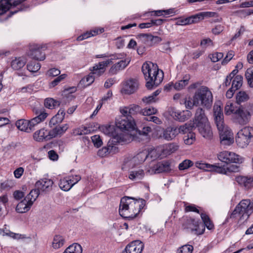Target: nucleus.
<instances>
[{"label": "nucleus", "mask_w": 253, "mask_h": 253, "mask_svg": "<svg viewBox=\"0 0 253 253\" xmlns=\"http://www.w3.org/2000/svg\"><path fill=\"white\" fill-rule=\"evenodd\" d=\"M92 71L83 80V82H86L87 85L91 84L94 81V77H93Z\"/></svg>", "instance_id": "nucleus-61"}, {"label": "nucleus", "mask_w": 253, "mask_h": 253, "mask_svg": "<svg viewBox=\"0 0 253 253\" xmlns=\"http://www.w3.org/2000/svg\"><path fill=\"white\" fill-rule=\"evenodd\" d=\"M40 194V191L36 188L32 190L25 197L33 205L34 202L36 200L37 198Z\"/></svg>", "instance_id": "nucleus-40"}, {"label": "nucleus", "mask_w": 253, "mask_h": 253, "mask_svg": "<svg viewBox=\"0 0 253 253\" xmlns=\"http://www.w3.org/2000/svg\"><path fill=\"white\" fill-rule=\"evenodd\" d=\"M91 138L95 147L99 148L102 145V141L99 135H94Z\"/></svg>", "instance_id": "nucleus-53"}, {"label": "nucleus", "mask_w": 253, "mask_h": 253, "mask_svg": "<svg viewBox=\"0 0 253 253\" xmlns=\"http://www.w3.org/2000/svg\"><path fill=\"white\" fill-rule=\"evenodd\" d=\"M236 181L246 189L253 187V176H239L236 178Z\"/></svg>", "instance_id": "nucleus-22"}, {"label": "nucleus", "mask_w": 253, "mask_h": 253, "mask_svg": "<svg viewBox=\"0 0 253 253\" xmlns=\"http://www.w3.org/2000/svg\"><path fill=\"white\" fill-rule=\"evenodd\" d=\"M145 175L144 170L142 169H134L130 171L128 177L133 181H138L142 179Z\"/></svg>", "instance_id": "nucleus-31"}, {"label": "nucleus", "mask_w": 253, "mask_h": 253, "mask_svg": "<svg viewBox=\"0 0 253 253\" xmlns=\"http://www.w3.org/2000/svg\"><path fill=\"white\" fill-rule=\"evenodd\" d=\"M138 86V82L136 80L130 79L126 82L123 91L126 94H132L137 89Z\"/></svg>", "instance_id": "nucleus-23"}, {"label": "nucleus", "mask_w": 253, "mask_h": 253, "mask_svg": "<svg viewBox=\"0 0 253 253\" xmlns=\"http://www.w3.org/2000/svg\"><path fill=\"white\" fill-rule=\"evenodd\" d=\"M43 47L38 44L31 45L28 55L36 60H43L45 58V53L42 52Z\"/></svg>", "instance_id": "nucleus-13"}, {"label": "nucleus", "mask_w": 253, "mask_h": 253, "mask_svg": "<svg viewBox=\"0 0 253 253\" xmlns=\"http://www.w3.org/2000/svg\"><path fill=\"white\" fill-rule=\"evenodd\" d=\"M213 118L217 127H220L224 123V116L220 105L215 104L213 108Z\"/></svg>", "instance_id": "nucleus-18"}, {"label": "nucleus", "mask_w": 253, "mask_h": 253, "mask_svg": "<svg viewBox=\"0 0 253 253\" xmlns=\"http://www.w3.org/2000/svg\"><path fill=\"white\" fill-rule=\"evenodd\" d=\"M67 178L70 184H72V187L78 181H79L81 179V176L78 175H76L75 176H69Z\"/></svg>", "instance_id": "nucleus-56"}, {"label": "nucleus", "mask_w": 253, "mask_h": 253, "mask_svg": "<svg viewBox=\"0 0 253 253\" xmlns=\"http://www.w3.org/2000/svg\"><path fill=\"white\" fill-rule=\"evenodd\" d=\"M127 113H128L130 115H135L138 114L141 115L142 109L139 106L132 104L128 107H126L125 110H123V113L126 114Z\"/></svg>", "instance_id": "nucleus-32"}, {"label": "nucleus", "mask_w": 253, "mask_h": 253, "mask_svg": "<svg viewBox=\"0 0 253 253\" xmlns=\"http://www.w3.org/2000/svg\"><path fill=\"white\" fill-rule=\"evenodd\" d=\"M194 125L192 123H186L179 127L169 126L163 130L161 137L168 141L173 139L179 133L183 134L192 130Z\"/></svg>", "instance_id": "nucleus-7"}, {"label": "nucleus", "mask_w": 253, "mask_h": 253, "mask_svg": "<svg viewBox=\"0 0 253 253\" xmlns=\"http://www.w3.org/2000/svg\"><path fill=\"white\" fill-rule=\"evenodd\" d=\"M220 135V143L224 145H230L233 142V136L231 129L223 125L217 127Z\"/></svg>", "instance_id": "nucleus-12"}, {"label": "nucleus", "mask_w": 253, "mask_h": 253, "mask_svg": "<svg viewBox=\"0 0 253 253\" xmlns=\"http://www.w3.org/2000/svg\"><path fill=\"white\" fill-rule=\"evenodd\" d=\"M41 68V64L36 61L29 62L27 65V69L31 72H36Z\"/></svg>", "instance_id": "nucleus-47"}, {"label": "nucleus", "mask_w": 253, "mask_h": 253, "mask_svg": "<svg viewBox=\"0 0 253 253\" xmlns=\"http://www.w3.org/2000/svg\"><path fill=\"white\" fill-rule=\"evenodd\" d=\"M60 74V71L57 68H51L47 71V74L49 77H56Z\"/></svg>", "instance_id": "nucleus-63"}, {"label": "nucleus", "mask_w": 253, "mask_h": 253, "mask_svg": "<svg viewBox=\"0 0 253 253\" xmlns=\"http://www.w3.org/2000/svg\"><path fill=\"white\" fill-rule=\"evenodd\" d=\"M145 205L146 201L143 199L124 197L120 202V215L124 218L132 219L137 215Z\"/></svg>", "instance_id": "nucleus-1"}, {"label": "nucleus", "mask_w": 253, "mask_h": 253, "mask_svg": "<svg viewBox=\"0 0 253 253\" xmlns=\"http://www.w3.org/2000/svg\"><path fill=\"white\" fill-rule=\"evenodd\" d=\"M69 250L72 252L73 253H82V248L80 245L78 243H74L69 246Z\"/></svg>", "instance_id": "nucleus-49"}, {"label": "nucleus", "mask_w": 253, "mask_h": 253, "mask_svg": "<svg viewBox=\"0 0 253 253\" xmlns=\"http://www.w3.org/2000/svg\"><path fill=\"white\" fill-rule=\"evenodd\" d=\"M68 128V126L67 124H65L62 126H56L49 131V134L50 138H52L58 135H61L67 130Z\"/></svg>", "instance_id": "nucleus-26"}, {"label": "nucleus", "mask_w": 253, "mask_h": 253, "mask_svg": "<svg viewBox=\"0 0 253 253\" xmlns=\"http://www.w3.org/2000/svg\"><path fill=\"white\" fill-rule=\"evenodd\" d=\"M139 36L140 37L147 38L151 41L155 40L157 42H159L162 41L161 38L158 36H154L149 34H140Z\"/></svg>", "instance_id": "nucleus-52"}, {"label": "nucleus", "mask_w": 253, "mask_h": 253, "mask_svg": "<svg viewBox=\"0 0 253 253\" xmlns=\"http://www.w3.org/2000/svg\"><path fill=\"white\" fill-rule=\"evenodd\" d=\"M130 60L126 59L121 60L119 62L113 64L108 70V73L110 76L117 74L120 71L125 69L129 64Z\"/></svg>", "instance_id": "nucleus-16"}, {"label": "nucleus", "mask_w": 253, "mask_h": 253, "mask_svg": "<svg viewBox=\"0 0 253 253\" xmlns=\"http://www.w3.org/2000/svg\"><path fill=\"white\" fill-rule=\"evenodd\" d=\"M146 81V87L151 89L158 86L163 80V72L159 70L156 64L152 62L144 63L141 68Z\"/></svg>", "instance_id": "nucleus-3"}, {"label": "nucleus", "mask_w": 253, "mask_h": 253, "mask_svg": "<svg viewBox=\"0 0 253 253\" xmlns=\"http://www.w3.org/2000/svg\"><path fill=\"white\" fill-rule=\"evenodd\" d=\"M201 217L204 222V226H202L203 228L206 226L209 230H212L214 228V225L209 216L205 213H201Z\"/></svg>", "instance_id": "nucleus-38"}, {"label": "nucleus", "mask_w": 253, "mask_h": 253, "mask_svg": "<svg viewBox=\"0 0 253 253\" xmlns=\"http://www.w3.org/2000/svg\"><path fill=\"white\" fill-rule=\"evenodd\" d=\"M143 245L139 241L132 242L127 245L122 253H141Z\"/></svg>", "instance_id": "nucleus-19"}, {"label": "nucleus", "mask_w": 253, "mask_h": 253, "mask_svg": "<svg viewBox=\"0 0 253 253\" xmlns=\"http://www.w3.org/2000/svg\"><path fill=\"white\" fill-rule=\"evenodd\" d=\"M157 110L154 108H145L142 109V115L144 117L150 116L153 114H155L157 113Z\"/></svg>", "instance_id": "nucleus-51"}, {"label": "nucleus", "mask_w": 253, "mask_h": 253, "mask_svg": "<svg viewBox=\"0 0 253 253\" xmlns=\"http://www.w3.org/2000/svg\"><path fill=\"white\" fill-rule=\"evenodd\" d=\"M136 161L133 160V157L126 158L124 161V167L123 169L126 168H133L135 166L137 165Z\"/></svg>", "instance_id": "nucleus-45"}, {"label": "nucleus", "mask_w": 253, "mask_h": 253, "mask_svg": "<svg viewBox=\"0 0 253 253\" xmlns=\"http://www.w3.org/2000/svg\"><path fill=\"white\" fill-rule=\"evenodd\" d=\"M178 148V146L175 143H169L164 146L163 152L164 154L169 155L174 152Z\"/></svg>", "instance_id": "nucleus-39"}, {"label": "nucleus", "mask_w": 253, "mask_h": 253, "mask_svg": "<svg viewBox=\"0 0 253 253\" xmlns=\"http://www.w3.org/2000/svg\"><path fill=\"white\" fill-rule=\"evenodd\" d=\"M44 104L46 108L50 109L59 106V102L52 98H46L44 101Z\"/></svg>", "instance_id": "nucleus-46"}, {"label": "nucleus", "mask_w": 253, "mask_h": 253, "mask_svg": "<svg viewBox=\"0 0 253 253\" xmlns=\"http://www.w3.org/2000/svg\"><path fill=\"white\" fill-rule=\"evenodd\" d=\"M33 112L36 115L35 118H38L39 122H43L48 116V114L45 112L43 108H36L33 109Z\"/></svg>", "instance_id": "nucleus-36"}, {"label": "nucleus", "mask_w": 253, "mask_h": 253, "mask_svg": "<svg viewBox=\"0 0 253 253\" xmlns=\"http://www.w3.org/2000/svg\"><path fill=\"white\" fill-rule=\"evenodd\" d=\"M65 243L64 238L59 235L54 236L52 242V247L54 249H58L63 246Z\"/></svg>", "instance_id": "nucleus-37"}, {"label": "nucleus", "mask_w": 253, "mask_h": 253, "mask_svg": "<svg viewBox=\"0 0 253 253\" xmlns=\"http://www.w3.org/2000/svg\"><path fill=\"white\" fill-rule=\"evenodd\" d=\"M144 120L147 121L154 122L156 124H161L162 123L161 120L159 118L152 115L150 116L144 117Z\"/></svg>", "instance_id": "nucleus-57"}, {"label": "nucleus", "mask_w": 253, "mask_h": 253, "mask_svg": "<svg viewBox=\"0 0 253 253\" xmlns=\"http://www.w3.org/2000/svg\"><path fill=\"white\" fill-rule=\"evenodd\" d=\"M66 77V74H62L56 78L53 81H52L49 84L50 87H53L57 85L61 81L64 80Z\"/></svg>", "instance_id": "nucleus-54"}, {"label": "nucleus", "mask_w": 253, "mask_h": 253, "mask_svg": "<svg viewBox=\"0 0 253 253\" xmlns=\"http://www.w3.org/2000/svg\"><path fill=\"white\" fill-rule=\"evenodd\" d=\"M195 165L196 167L200 169L213 171L220 174H227L228 172H236L239 170V167L235 165L219 166L215 164L211 165L201 162H196Z\"/></svg>", "instance_id": "nucleus-6"}, {"label": "nucleus", "mask_w": 253, "mask_h": 253, "mask_svg": "<svg viewBox=\"0 0 253 253\" xmlns=\"http://www.w3.org/2000/svg\"><path fill=\"white\" fill-rule=\"evenodd\" d=\"M15 125L19 130L28 133L31 132V129L29 128V123L28 120L23 119L18 120L16 122Z\"/></svg>", "instance_id": "nucleus-35"}, {"label": "nucleus", "mask_w": 253, "mask_h": 253, "mask_svg": "<svg viewBox=\"0 0 253 253\" xmlns=\"http://www.w3.org/2000/svg\"><path fill=\"white\" fill-rule=\"evenodd\" d=\"M124 114V116L121 117L116 120V125L118 128L121 131H132L134 129V122L133 120L129 119Z\"/></svg>", "instance_id": "nucleus-10"}, {"label": "nucleus", "mask_w": 253, "mask_h": 253, "mask_svg": "<svg viewBox=\"0 0 253 253\" xmlns=\"http://www.w3.org/2000/svg\"><path fill=\"white\" fill-rule=\"evenodd\" d=\"M193 163L190 160H185L179 164L178 168L180 170H184L192 167Z\"/></svg>", "instance_id": "nucleus-48"}, {"label": "nucleus", "mask_w": 253, "mask_h": 253, "mask_svg": "<svg viewBox=\"0 0 253 253\" xmlns=\"http://www.w3.org/2000/svg\"><path fill=\"white\" fill-rule=\"evenodd\" d=\"M243 83V77L241 75H237L234 78L231 87L234 89V90H236L239 89L242 85Z\"/></svg>", "instance_id": "nucleus-43"}, {"label": "nucleus", "mask_w": 253, "mask_h": 253, "mask_svg": "<svg viewBox=\"0 0 253 253\" xmlns=\"http://www.w3.org/2000/svg\"><path fill=\"white\" fill-rule=\"evenodd\" d=\"M193 250V247L190 245H186L180 248L177 251V253H192Z\"/></svg>", "instance_id": "nucleus-50"}, {"label": "nucleus", "mask_w": 253, "mask_h": 253, "mask_svg": "<svg viewBox=\"0 0 253 253\" xmlns=\"http://www.w3.org/2000/svg\"><path fill=\"white\" fill-rule=\"evenodd\" d=\"M249 99L248 94L243 91H239L236 95V102L239 105L242 102L247 101Z\"/></svg>", "instance_id": "nucleus-42"}, {"label": "nucleus", "mask_w": 253, "mask_h": 253, "mask_svg": "<svg viewBox=\"0 0 253 253\" xmlns=\"http://www.w3.org/2000/svg\"><path fill=\"white\" fill-rule=\"evenodd\" d=\"M155 153V151L152 150L148 153L147 151H142L137 154L133 157V160L136 161L137 164H139L144 162L149 157L152 158V155Z\"/></svg>", "instance_id": "nucleus-27"}, {"label": "nucleus", "mask_w": 253, "mask_h": 253, "mask_svg": "<svg viewBox=\"0 0 253 253\" xmlns=\"http://www.w3.org/2000/svg\"><path fill=\"white\" fill-rule=\"evenodd\" d=\"M194 125L193 129L197 128L199 133L205 138L211 139L212 137V132L210 125L205 110L199 107L196 110L193 122H189Z\"/></svg>", "instance_id": "nucleus-4"}, {"label": "nucleus", "mask_w": 253, "mask_h": 253, "mask_svg": "<svg viewBox=\"0 0 253 253\" xmlns=\"http://www.w3.org/2000/svg\"><path fill=\"white\" fill-rule=\"evenodd\" d=\"M253 137V128L246 126L241 129L237 134L236 142L241 147H246L251 142Z\"/></svg>", "instance_id": "nucleus-8"}, {"label": "nucleus", "mask_w": 253, "mask_h": 253, "mask_svg": "<svg viewBox=\"0 0 253 253\" xmlns=\"http://www.w3.org/2000/svg\"><path fill=\"white\" fill-rule=\"evenodd\" d=\"M33 138L35 140L38 142L48 140L51 138L49 131L44 128L36 131L33 134Z\"/></svg>", "instance_id": "nucleus-24"}, {"label": "nucleus", "mask_w": 253, "mask_h": 253, "mask_svg": "<svg viewBox=\"0 0 253 253\" xmlns=\"http://www.w3.org/2000/svg\"><path fill=\"white\" fill-rule=\"evenodd\" d=\"M169 115L175 120L179 122H184L188 120L192 115L191 112L189 110L179 111L174 108H171L169 111Z\"/></svg>", "instance_id": "nucleus-15"}, {"label": "nucleus", "mask_w": 253, "mask_h": 253, "mask_svg": "<svg viewBox=\"0 0 253 253\" xmlns=\"http://www.w3.org/2000/svg\"><path fill=\"white\" fill-rule=\"evenodd\" d=\"M28 123L29 128L31 129V132L34 130L35 126L40 123L38 118H35V117L31 120L28 121Z\"/></svg>", "instance_id": "nucleus-59"}, {"label": "nucleus", "mask_w": 253, "mask_h": 253, "mask_svg": "<svg viewBox=\"0 0 253 253\" xmlns=\"http://www.w3.org/2000/svg\"><path fill=\"white\" fill-rule=\"evenodd\" d=\"M223 57V54L222 52H216L211 55L210 57L212 62H216L219 61L220 59L222 58Z\"/></svg>", "instance_id": "nucleus-58"}, {"label": "nucleus", "mask_w": 253, "mask_h": 253, "mask_svg": "<svg viewBox=\"0 0 253 253\" xmlns=\"http://www.w3.org/2000/svg\"><path fill=\"white\" fill-rule=\"evenodd\" d=\"M190 19V23H197L203 20V17L201 12L189 17Z\"/></svg>", "instance_id": "nucleus-55"}, {"label": "nucleus", "mask_w": 253, "mask_h": 253, "mask_svg": "<svg viewBox=\"0 0 253 253\" xmlns=\"http://www.w3.org/2000/svg\"><path fill=\"white\" fill-rule=\"evenodd\" d=\"M138 136H136L134 132L122 131L121 132H116L114 140L115 143H128L132 140L137 141Z\"/></svg>", "instance_id": "nucleus-11"}, {"label": "nucleus", "mask_w": 253, "mask_h": 253, "mask_svg": "<svg viewBox=\"0 0 253 253\" xmlns=\"http://www.w3.org/2000/svg\"><path fill=\"white\" fill-rule=\"evenodd\" d=\"M59 186L62 190L68 191L72 188V184H70L68 178L66 177L60 180Z\"/></svg>", "instance_id": "nucleus-44"}, {"label": "nucleus", "mask_w": 253, "mask_h": 253, "mask_svg": "<svg viewBox=\"0 0 253 253\" xmlns=\"http://www.w3.org/2000/svg\"><path fill=\"white\" fill-rule=\"evenodd\" d=\"M233 51L231 50L229 51L226 56V57L224 58L221 63L223 65H226L234 56Z\"/></svg>", "instance_id": "nucleus-62"}, {"label": "nucleus", "mask_w": 253, "mask_h": 253, "mask_svg": "<svg viewBox=\"0 0 253 253\" xmlns=\"http://www.w3.org/2000/svg\"><path fill=\"white\" fill-rule=\"evenodd\" d=\"M26 63V60L24 58H15V59L12 60L11 66L14 70H18L24 67Z\"/></svg>", "instance_id": "nucleus-33"}, {"label": "nucleus", "mask_w": 253, "mask_h": 253, "mask_svg": "<svg viewBox=\"0 0 253 253\" xmlns=\"http://www.w3.org/2000/svg\"><path fill=\"white\" fill-rule=\"evenodd\" d=\"M104 32L103 28H95L90 31L86 32V33L79 36L77 40L78 41H82L88 38L96 36L98 34H101Z\"/></svg>", "instance_id": "nucleus-29"}, {"label": "nucleus", "mask_w": 253, "mask_h": 253, "mask_svg": "<svg viewBox=\"0 0 253 253\" xmlns=\"http://www.w3.org/2000/svg\"><path fill=\"white\" fill-rule=\"evenodd\" d=\"M170 163L168 161H163L154 165L148 172L152 173H159L170 171Z\"/></svg>", "instance_id": "nucleus-17"}, {"label": "nucleus", "mask_w": 253, "mask_h": 253, "mask_svg": "<svg viewBox=\"0 0 253 253\" xmlns=\"http://www.w3.org/2000/svg\"><path fill=\"white\" fill-rule=\"evenodd\" d=\"M53 182L48 178H43L38 180L35 184V187L40 191H48L51 189Z\"/></svg>", "instance_id": "nucleus-21"}, {"label": "nucleus", "mask_w": 253, "mask_h": 253, "mask_svg": "<svg viewBox=\"0 0 253 253\" xmlns=\"http://www.w3.org/2000/svg\"><path fill=\"white\" fill-rule=\"evenodd\" d=\"M112 63H113V58L98 63L93 67L91 70L92 74L96 75L97 77L101 76L105 72V67Z\"/></svg>", "instance_id": "nucleus-20"}, {"label": "nucleus", "mask_w": 253, "mask_h": 253, "mask_svg": "<svg viewBox=\"0 0 253 253\" xmlns=\"http://www.w3.org/2000/svg\"><path fill=\"white\" fill-rule=\"evenodd\" d=\"M201 222L199 220H195L192 218H187L182 224L184 229H190L192 232L195 231L197 235H201L204 233L205 228L204 227L201 232H198L199 224Z\"/></svg>", "instance_id": "nucleus-14"}, {"label": "nucleus", "mask_w": 253, "mask_h": 253, "mask_svg": "<svg viewBox=\"0 0 253 253\" xmlns=\"http://www.w3.org/2000/svg\"><path fill=\"white\" fill-rule=\"evenodd\" d=\"M225 112L227 115L234 114V118L240 125L247 124L253 115V103H248L244 106H236L233 103L228 102L225 107Z\"/></svg>", "instance_id": "nucleus-2"}, {"label": "nucleus", "mask_w": 253, "mask_h": 253, "mask_svg": "<svg viewBox=\"0 0 253 253\" xmlns=\"http://www.w3.org/2000/svg\"><path fill=\"white\" fill-rule=\"evenodd\" d=\"M13 197L16 200H20L24 196V193L20 190H16L13 193Z\"/></svg>", "instance_id": "nucleus-64"}, {"label": "nucleus", "mask_w": 253, "mask_h": 253, "mask_svg": "<svg viewBox=\"0 0 253 253\" xmlns=\"http://www.w3.org/2000/svg\"><path fill=\"white\" fill-rule=\"evenodd\" d=\"M100 130L105 134L113 137L114 140V137L117 132L114 126H102L100 127Z\"/></svg>", "instance_id": "nucleus-34"}, {"label": "nucleus", "mask_w": 253, "mask_h": 253, "mask_svg": "<svg viewBox=\"0 0 253 253\" xmlns=\"http://www.w3.org/2000/svg\"><path fill=\"white\" fill-rule=\"evenodd\" d=\"M189 79L190 76L189 75H186L184 77L183 80L175 83L174 85V88L176 90H180L183 88L187 84H188Z\"/></svg>", "instance_id": "nucleus-41"}, {"label": "nucleus", "mask_w": 253, "mask_h": 253, "mask_svg": "<svg viewBox=\"0 0 253 253\" xmlns=\"http://www.w3.org/2000/svg\"><path fill=\"white\" fill-rule=\"evenodd\" d=\"M217 157L219 160L227 164L229 163L241 164L244 159L234 152L225 151L219 153Z\"/></svg>", "instance_id": "nucleus-9"}, {"label": "nucleus", "mask_w": 253, "mask_h": 253, "mask_svg": "<svg viewBox=\"0 0 253 253\" xmlns=\"http://www.w3.org/2000/svg\"><path fill=\"white\" fill-rule=\"evenodd\" d=\"M32 205H33L30 202H29L26 198H24L23 200L17 204L15 210L18 213H25L30 210Z\"/></svg>", "instance_id": "nucleus-25"}, {"label": "nucleus", "mask_w": 253, "mask_h": 253, "mask_svg": "<svg viewBox=\"0 0 253 253\" xmlns=\"http://www.w3.org/2000/svg\"><path fill=\"white\" fill-rule=\"evenodd\" d=\"M151 131L152 128L150 126H144L142 130H138L134 128L133 130V132L135 133L136 135L138 136L137 140V141H140V140L143 139V138L142 137H145L147 138L148 133Z\"/></svg>", "instance_id": "nucleus-30"}, {"label": "nucleus", "mask_w": 253, "mask_h": 253, "mask_svg": "<svg viewBox=\"0 0 253 253\" xmlns=\"http://www.w3.org/2000/svg\"><path fill=\"white\" fill-rule=\"evenodd\" d=\"M195 106L201 105L208 109H210L212 103L213 96L209 88L202 86L195 92L194 95Z\"/></svg>", "instance_id": "nucleus-5"}, {"label": "nucleus", "mask_w": 253, "mask_h": 253, "mask_svg": "<svg viewBox=\"0 0 253 253\" xmlns=\"http://www.w3.org/2000/svg\"><path fill=\"white\" fill-rule=\"evenodd\" d=\"M191 24L190 19L189 17L185 18H179L176 22V25H187Z\"/></svg>", "instance_id": "nucleus-60"}, {"label": "nucleus", "mask_w": 253, "mask_h": 253, "mask_svg": "<svg viewBox=\"0 0 253 253\" xmlns=\"http://www.w3.org/2000/svg\"><path fill=\"white\" fill-rule=\"evenodd\" d=\"M65 115V111L60 109L57 114L53 117L49 121V126L52 127L62 122Z\"/></svg>", "instance_id": "nucleus-28"}]
</instances>
